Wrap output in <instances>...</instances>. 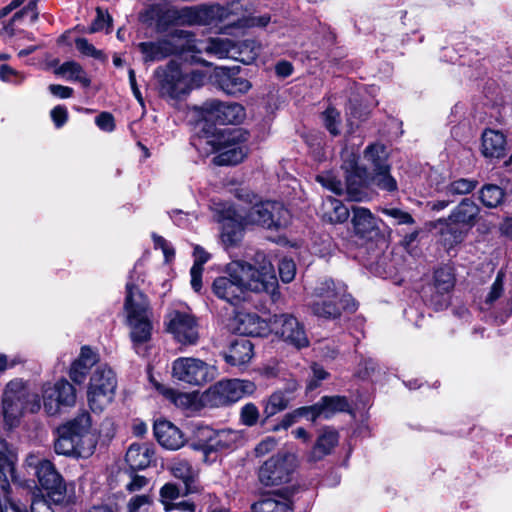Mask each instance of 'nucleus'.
I'll list each match as a JSON object with an SVG mask.
<instances>
[{
    "instance_id": "obj_1",
    "label": "nucleus",
    "mask_w": 512,
    "mask_h": 512,
    "mask_svg": "<svg viewBox=\"0 0 512 512\" xmlns=\"http://www.w3.org/2000/svg\"><path fill=\"white\" fill-rule=\"evenodd\" d=\"M258 267L242 261H232L226 266V275L217 277L212 284L214 295L233 305L244 300L247 291L266 293L275 301L279 298L275 269L263 253H256Z\"/></svg>"
},
{
    "instance_id": "obj_2",
    "label": "nucleus",
    "mask_w": 512,
    "mask_h": 512,
    "mask_svg": "<svg viewBox=\"0 0 512 512\" xmlns=\"http://www.w3.org/2000/svg\"><path fill=\"white\" fill-rule=\"evenodd\" d=\"M91 420L86 413L57 429L58 437L54 443L59 455L87 458L96 448V438L90 432Z\"/></svg>"
},
{
    "instance_id": "obj_3",
    "label": "nucleus",
    "mask_w": 512,
    "mask_h": 512,
    "mask_svg": "<svg viewBox=\"0 0 512 512\" xmlns=\"http://www.w3.org/2000/svg\"><path fill=\"white\" fill-rule=\"evenodd\" d=\"M480 212L481 208L471 198H463L448 217L438 219L435 226H441L440 233L445 246L450 249L463 242L478 223Z\"/></svg>"
},
{
    "instance_id": "obj_4",
    "label": "nucleus",
    "mask_w": 512,
    "mask_h": 512,
    "mask_svg": "<svg viewBox=\"0 0 512 512\" xmlns=\"http://www.w3.org/2000/svg\"><path fill=\"white\" fill-rule=\"evenodd\" d=\"M2 406L4 422L11 429L18 425L24 411L38 412L41 400L38 394L28 391L21 379H14L6 385Z\"/></svg>"
},
{
    "instance_id": "obj_5",
    "label": "nucleus",
    "mask_w": 512,
    "mask_h": 512,
    "mask_svg": "<svg viewBox=\"0 0 512 512\" xmlns=\"http://www.w3.org/2000/svg\"><path fill=\"white\" fill-rule=\"evenodd\" d=\"M30 466H34L40 485L47 491L49 499L62 506L73 504L76 500L74 485H67L49 460H38L30 455L27 459Z\"/></svg>"
},
{
    "instance_id": "obj_6",
    "label": "nucleus",
    "mask_w": 512,
    "mask_h": 512,
    "mask_svg": "<svg viewBox=\"0 0 512 512\" xmlns=\"http://www.w3.org/2000/svg\"><path fill=\"white\" fill-rule=\"evenodd\" d=\"M117 377L106 364L96 366L90 376L87 401L94 413H101L115 398Z\"/></svg>"
},
{
    "instance_id": "obj_7",
    "label": "nucleus",
    "mask_w": 512,
    "mask_h": 512,
    "mask_svg": "<svg viewBox=\"0 0 512 512\" xmlns=\"http://www.w3.org/2000/svg\"><path fill=\"white\" fill-rule=\"evenodd\" d=\"M254 385L250 381L232 379L221 380L209 387L202 395V402L209 407H222L239 401L252 393Z\"/></svg>"
},
{
    "instance_id": "obj_8",
    "label": "nucleus",
    "mask_w": 512,
    "mask_h": 512,
    "mask_svg": "<svg viewBox=\"0 0 512 512\" xmlns=\"http://www.w3.org/2000/svg\"><path fill=\"white\" fill-rule=\"evenodd\" d=\"M297 467L295 454L279 452L266 460L258 470V479L264 486H278L291 481Z\"/></svg>"
},
{
    "instance_id": "obj_9",
    "label": "nucleus",
    "mask_w": 512,
    "mask_h": 512,
    "mask_svg": "<svg viewBox=\"0 0 512 512\" xmlns=\"http://www.w3.org/2000/svg\"><path fill=\"white\" fill-rule=\"evenodd\" d=\"M172 376L191 386H203L216 378L217 368L199 358L179 357L172 363Z\"/></svg>"
},
{
    "instance_id": "obj_10",
    "label": "nucleus",
    "mask_w": 512,
    "mask_h": 512,
    "mask_svg": "<svg viewBox=\"0 0 512 512\" xmlns=\"http://www.w3.org/2000/svg\"><path fill=\"white\" fill-rule=\"evenodd\" d=\"M313 295L316 300L310 304V308L319 318L336 319L341 315V309L346 307L343 305L344 295L337 290L331 279L320 282L314 288Z\"/></svg>"
},
{
    "instance_id": "obj_11",
    "label": "nucleus",
    "mask_w": 512,
    "mask_h": 512,
    "mask_svg": "<svg viewBox=\"0 0 512 512\" xmlns=\"http://www.w3.org/2000/svg\"><path fill=\"white\" fill-rule=\"evenodd\" d=\"M288 211L276 201L260 202L249 208L244 215H237L245 225H258L278 229L288 223Z\"/></svg>"
},
{
    "instance_id": "obj_12",
    "label": "nucleus",
    "mask_w": 512,
    "mask_h": 512,
    "mask_svg": "<svg viewBox=\"0 0 512 512\" xmlns=\"http://www.w3.org/2000/svg\"><path fill=\"white\" fill-rule=\"evenodd\" d=\"M270 332L297 349L309 346L304 325L291 314L284 313L270 317Z\"/></svg>"
},
{
    "instance_id": "obj_13",
    "label": "nucleus",
    "mask_w": 512,
    "mask_h": 512,
    "mask_svg": "<svg viewBox=\"0 0 512 512\" xmlns=\"http://www.w3.org/2000/svg\"><path fill=\"white\" fill-rule=\"evenodd\" d=\"M238 128H217L205 125L202 130L192 138L191 144L203 156H209L219 152L225 141L236 139L239 135Z\"/></svg>"
},
{
    "instance_id": "obj_14",
    "label": "nucleus",
    "mask_w": 512,
    "mask_h": 512,
    "mask_svg": "<svg viewBox=\"0 0 512 512\" xmlns=\"http://www.w3.org/2000/svg\"><path fill=\"white\" fill-rule=\"evenodd\" d=\"M43 407L48 415H55L62 406H73L76 402V390L66 379L56 383H46L42 387Z\"/></svg>"
},
{
    "instance_id": "obj_15",
    "label": "nucleus",
    "mask_w": 512,
    "mask_h": 512,
    "mask_svg": "<svg viewBox=\"0 0 512 512\" xmlns=\"http://www.w3.org/2000/svg\"><path fill=\"white\" fill-rule=\"evenodd\" d=\"M167 330L184 345H194L199 339V325L188 311L173 310L167 315Z\"/></svg>"
},
{
    "instance_id": "obj_16",
    "label": "nucleus",
    "mask_w": 512,
    "mask_h": 512,
    "mask_svg": "<svg viewBox=\"0 0 512 512\" xmlns=\"http://www.w3.org/2000/svg\"><path fill=\"white\" fill-rule=\"evenodd\" d=\"M188 38L190 33L184 30H177L171 38H164L154 42H141L138 48L143 55L145 62L160 61L164 58L180 53L184 47L174 43V38Z\"/></svg>"
},
{
    "instance_id": "obj_17",
    "label": "nucleus",
    "mask_w": 512,
    "mask_h": 512,
    "mask_svg": "<svg viewBox=\"0 0 512 512\" xmlns=\"http://www.w3.org/2000/svg\"><path fill=\"white\" fill-rule=\"evenodd\" d=\"M202 111L210 120L221 125H237L245 118L244 107L235 102L207 101L202 106Z\"/></svg>"
},
{
    "instance_id": "obj_18",
    "label": "nucleus",
    "mask_w": 512,
    "mask_h": 512,
    "mask_svg": "<svg viewBox=\"0 0 512 512\" xmlns=\"http://www.w3.org/2000/svg\"><path fill=\"white\" fill-rule=\"evenodd\" d=\"M155 76L162 94L177 98L187 93V81L176 62L171 61L165 67L157 68Z\"/></svg>"
},
{
    "instance_id": "obj_19",
    "label": "nucleus",
    "mask_w": 512,
    "mask_h": 512,
    "mask_svg": "<svg viewBox=\"0 0 512 512\" xmlns=\"http://www.w3.org/2000/svg\"><path fill=\"white\" fill-rule=\"evenodd\" d=\"M236 139L228 140L221 145L219 154L214 158L217 165H236L240 163L246 156L247 148L245 142L247 141V134L241 129Z\"/></svg>"
},
{
    "instance_id": "obj_20",
    "label": "nucleus",
    "mask_w": 512,
    "mask_h": 512,
    "mask_svg": "<svg viewBox=\"0 0 512 512\" xmlns=\"http://www.w3.org/2000/svg\"><path fill=\"white\" fill-rule=\"evenodd\" d=\"M351 224L353 232L360 238L371 237L379 232V219L373 213L362 206L351 207Z\"/></svg>"
},
{
    "instance_id": "obj_21",
    "label": "nucleus",
    "mask_w": 512,
    "mask_h": 512,
    "mask_svg": "<svg viewBox=\"0 0 512 512\" xmlns=\"http://www.w3.org/2000/svg\"><path fill=\"white\" fill-rule=\"evenodd\" d=\"M222 5H200L188 7L184 16L188 18V25H216L225 21V12Z\"/></svg>"
},
{
    "instance_id": "obj_22",
    "label": "nucleus",
    "mask_w": 512,
    "mask_h": 512,
    "mask_svg": "<svg viewBox=\"0 0 512 512\" xmlns=\"http://www.w3.org/2000/svg\"><path fill=\"white\" fill-rule=\"evenodd\" d=\"M154 435L158 443L169 450H178L186 442L182 431L168 420H157L154 423Z\"/></svg>"
},
{
    "instance_id": "obj_23",
    "label": "nucleus",
    "mask_w": 512,
    "mask_h": 512,
    "mask_svg": "<svg viewBox=\"0 0 512 512\" xmlns=\"http://www.w3.org/2000/svg\"><path fill=\"white\" fill-rule=\"evenodd\" d=\"M308 408L311 414V421L314 422L321 416L329 419L336 413L348 411L349 402L345 396H323L317 403L308 406Z\"/></svg>"
},
{
    "instance_id": "obj_24",
    "label": "nucleus",
    "mask_w": 512,
    "mask_h": 512,
    "mask_svg": "<svg viewBox=\"0 0 512 512\" xmlns=\"http://www.w3.org/2000/svg\"><path fill=\"white\" fill-rule=\"evenodd\" d=\"M98 362V355L89 347L81 348L80 355L75 359L69 369L70 379L78 385L83 384L93 366Z\"/></svg>"
},
{
    "instance_id": "obj_25",
    "label": "nucleus",
    "mask_w": 512,
    "mask_h": 512,
    "mask_svg": "<svg viewBox=\"0 0 512 512\" xmlns=\"http://www.w3.org/2000/svg\"><path fill=\"white\" fill-rule=\"evenodd\" d=\"M338 442V432L330 426L324 427L320 430L316 442L308 456L309 461L317 462L322 460L325 456L331 454Z\"/></svg>"
},
{
    "instance_id": "obj_26",
    "label": "nucleus",
    "mask_w": 512,
    "mask_h": 512,
    "mask_svg": "<svg viewBox=\"0 0 512 512\" xmlns=\"http://www.w3.org/2000/svg\"><path fill=\"white\" fill-rule=\"evenodd\" d=\"M349 168L352 173L347 176V181L344 186L347 199L354 202H362L369 199V193L366 190L365 180L359 174L357 166V157L352 155V160L349 163Z\"/></svg>"
},
{
    "instance_id": "obj_27",
    "label": "nucleus",
    "mask_w": 512,
    "mask_h": 512,
    "mask_svg": "<svg viewBox=\"0 0 512 512\" xmlns=\"http://www.w3.org/2000/svg\"><path fill=\"white\" fill-rule=\"evenodd\" d=\"M481 140V152L484 157L500 159L506 155V137L502 132L485 129Z\"/></svg>"
},
{
    "instance_id": "obj_28",
    "label": "nucleus",
    "mask_w": 512,
    "mask_h": 512,
    "mask_svg": "<svg viewBox=\"0 0 512 512\" xmlns=\"http://www.w3.org/2000/svg\"><path fill=\"white\" fill-rule=\"evenodd\" d=\"M194 440L190 444L194 450H199L204 453V460L207 459L208 455L215 450L219 444L221 437L224 432L216 433L209 426L196 424L194 426Z\"/></svg>"
},
{
    "instance_id": "obj_29",
    "label": "nucleus",
    "mask_w": 512,
    "mask_h": 512,
    "mask_svg": "<svg viewBox=\"0 0 512 512\" xmlns=\"http://www.w3.org/2000/svg\"><path fill=\"white\" fill-rule=\"evenodd\" d=\"M235 42L228 38H210L207 42H199L198 45L189 46L190 50L197 53L205 52L218 58H231L235 56Z\"/></svg>"
},
{
    "instance_id": "obj_30",
    "label": "nucleus",
    "mask_w": 512,
    "mask_h": 512,
    "mask_svg": "<svg viewBox=\"0 0 512 512\" xmlns=\"http://www.w3.org/2000/svg\"><path fill=\"white\" fill-rule=\"evenodd\" d=\"M170 473L185 485V494L198 491V471L185 459H175L169 465Z\"/></svg>"
},
{
    "instance_id": "obj_31",
    "label": "nucleus",
    "mask_w": 512,
    "mask_h": 512,
    "mask_svg": "<svg viewBox=\"0 0 512 512\" xmlns=\"http://www.w3.org/2000/svg\"><path fill=\"white\" fill-rule=\"evenodd\" d=\"M237 322V331L242 335L262 337L270 331V320L267 322L255 313H241Z\"/></svg>"
},
{
    "instance_id": "obj_32",
    "label": "nucleus",
    "mask_w": 512,
    "mask_h": 512,
    "mask_svg": "<svg viewBox=\"0 0 512 512\" xmlns=\"http://www.w3.org/2000/svg\"><path fill=\"white\" fill-rule=\"evenodd\" d=\"M125 309L128 319L149 316V303L146 296L131 282L126 284Z\"/></svg>"
},
{
    "instance_id": "obj_33",
    "label": "nucleus",
    "mask_w": 512,
    "mask_h": 512,
    "mask_svg": "<svg viewBox=\"0 0 512 512\" xmlns=\"http://www.w3.org/2000/svg\"><path fill=\"white\" fill-rule=\"evenodd\" d=\"M351 209L347 208L340 200L326 197L320 208V216L323 221L330 224H341L348 220Z\"/></svg>"
},
{
    "instance_id": "obj_34",
    "label": "nucleus",
    "mask_w": 512,
    "mask_h": 512,
    "mask_svg": "<svg viewBox=\"0 0 512 512\" xmlns=\"http://www.w3.org/2000/svg\"><path fill=\"white\" fill-rule=\"evenodd\" d=\"M253 357V344L249 339L238 338L234 340L224 358L232 366H243L250 362Z\"/></svg>"
},
{
    "instance_id": "obj_35",
    "label": "nucleus",
    "mask_w": 512,
    "mask_h": 512,
    "mask_svg": "<svg viewBox=\"0 0 512 512\" xmlns=\"http://www.w3.org/2000/svg\"><path fill=\"white\" fill-rule=\"evenodd\" d=\"M188 11V7H184L181 9L177 8H168L163 11L161 14L159 10L151 6L144 14H142V19L147 21L149 19H154V14L157 16V26L162 27L169 24H182L188 25V18L184 16L185 12Z\"/></svg>"
},
{
    "instance_id": "obj_36",
    "label": "nucleus",
    "mask_w": 512,
    "mask_h": 512,
    "mask_svg": "<svg viewBox=\"0 0 512 512\" xmlns=\"http://www.w3.org/2000/svg\"><path fill=\"white\" fill-rule=\"evenodd\" d=\"M154 450L147 444L133 443L126 452V462L132 470H143L152 462Z\"/></svg>"
},
{
    "instance_id": "obj_37",
    "label": "nucleus",
    "mask_w": 512,
    "mask_h": 512,
    "mask_svg": "<svg viewBox=\"0 0 512 512\" xmlns=\"http://www.w3.org/2000/svg\"><path fill=\"white\" fill-rule=\"evenodd\" d=\"M131 328V339L136 353L140 354V345L148 342L151 338L152 324L149 316L131 317L128 319Z\"/></svg>"
},
{
    "instance_id": "obj_38",
    "label": "nucleus",
    "mask_w": 512,
    "mask_h": 512,
    "mask_svg": "<svg viewBox=\"0 0 512 512\" xmlns=\"http://www.w3.org/2000/svg\"><path fill=\"white\" fill-rule=\"evenodd\" d=\"M296 385L288 387L285 391L278 390L272 393L263 403V414L265 419H269L272 416L284 411L291 401V398L287 395L293 393L296 390Z\"/></svg>"
},
{
    "instance_id": "obj_39",
    "label": "nucleus",
    "mask_w": 512,
    "mask_h": 512,
    "mask_svg": "<svg viewBox=\"0 0 512 512\" xmlns=\"http://www.w3.org/2000/svg\"><path fill=\"white\" fill-rule=\"evenodd\" d=\"M240 220L234 219L228 211V215L223 217L221 238L223 243L227 246L237 245L243 237V229L246 226L241 218Z\"/></svg>"
},
{
    "instance_id": "obj_40",
    "label": "nucleus",
    "mask_w": 512,
    "mask_h": 512,
    "mask_svg": "<svg viewBox=\"0 0 512 512\" xmlns=\"http://www.w3.org/2000/svg\"><path fill=\"white\" fill-rule=\"evenodd\" d=\"M225 12V21L232 26L244 27V21L248 20L247 13L250 11V0H234L226 6H222Z\"/></svg>"
},
{
    "instance_id": "obj_41",
    "label": "nucleus",
    "mask_w": 512,
    "mask_h": 512,
    "mask_svg": "<svg viewBox=\"0 0 512 512\" xmlns=\"http://www.w3.org/2000/svg\"><path fill=\"white\" fill-rule=\"evenodd\" d=\"M235 56L233 59L244 64H250L256 60L261 51V45L253 39L235 42Z\"/></svg>"
},
{
    "instance_id": "obj_42",
    "label": "nucleus",
    "mask_w": 512,
    "mask_h": 512,
    "mask_svg": "<svg viewBox=\"0 0 512 512\" xmlns=\"http://www.w3.org/2000/svg\"><path fill=\"white\" fill-rule=\"evenodd\" d=\"M156 389L165 399L170 401L176 407L185 409L194 404L195 396L192 393L180 392L159 383L156 384Z\"/></svg>"
},
{
    "instance_id": "obj_43",
    "label": "nucleus",
    "mask_w": 512,
    "mask_h": 512,
    "mask_svg": "<svg viewBox=\"0 0 512 512\" xmlns=\"http://www.w3.org/2000/svg\"><path fill=\"white\" fill-rule=\"evenodd\" d=\"M220 85L222 90L231 96L244 94L251 88V83L245 77L234 73L223 77Z\"/></svg>"
},
{
    "instance_id": "obj_44",
    "label": "nucleus",
    "mask_w": 512,
    "mask_h": 512,
    "mask_svg": "<svg viewBox=\"0 0 512 512\" xmlns=\"http://www.w3.org/2000/svg\"><path fill=\"white\" fill-rule=\"evenodd\" d=\"M57 73L66 77L67 80L77 81L83 87H89L91 80L83 67L75 61L64 62L57 70Z\"/></svg>"
},
{
    "instance_id": "obj_45",
    "label": "nucleus",
    "mask_w": 512,
    "mask_h": 512,
    "mask_svg": "<svg viewBox=\"0 0 512 512\" xmlns=\"http://www.w3.org/2000/svg\"><path fill=\"white\" fill-rule=\"evenodd\" d=\"M503 189L495 184H486L479 191V200L487 208H496L504 200Z\"/></svg>"
},
{
    "instance_id": "obj_46",
    "label": "nucleus",
    "mask_w": 512,
    "mask_h": 512,
    "mask_svg": "<svg viewBox=\"0 0 512 512\" xmlns=\"http://www.w3.org/2000/svg\"><path fill=\"white\" fill-rule=\"evenodd\" d=\"M455 285V276L452 268L445 266L434 272V287L441 295L448 294Z\"/></svg>"
},
{
    "instance_id": "obj_47",
    "label": "nucleus",
    "mask_w": 512,
    "mask_h": 512,
    "mask_svg": "<svg viewBox=\"0 0 512 512\" xmlns=\"http://www.w3.org/2000/svg\"><path fill=\"white\" fill-rule=\"evenodd\" d=\"M364 158L371 163L373 171L383 169L389 164L387 163V152L382 144H371L364 151Z\"/></svg>"
},
{
    "instance_id": "obj_48",
    "label": "nucleus",
    "mask_w": 512,
    "mask_h": 512,
    "mask_svg": "<svg viewBox=\"0 0 512 512\" xmlns=\"http://www.w3.org/2000/svg\"><path fill=\"white\" fill-rule=\"evenodd\" d=\"M371 183L387 192H394L398 189L397 181L390 174L389 165L383 169L375 170L371 177Z\"/></svg>"
},
{
    "instance_id": "obj_49",
    "label": "nucleus",
    "mask_w": 512,
    "mask_h": 512,
    "mask_svg": "<svg viewBox=\"0 0 512 512\" xmlns=\"http://www.w3.org/2000/svg\"><path fill=\"white\" fill-rule=\"evenodd\" d=\"M478 186V181L473 179L459 178L448 183L445 187L446 195L462 196L471 193Z\"/></svg>"
},
{
    "instance_id": "obj_50",
    "label": "nucleus",
    "mask_w": 512,
    "mask_h": 512,
    "mask_svg": "<svg viewBox=\"0 0 512 512\" xmlns=\"http://www.w3.org/2000/svg\"><path fill=\"white\" fill-rule=\"evenodd\" d=\"M253 512H292L290 504L273 498L263 499L252 506Z\"/></svg>"
},
{
    "instance_id": "obj_51",
    "label": "nucleus",
    "mask_w": 512,
    "mask_h": 512,
    "mask_svg": "<svg viewBox=\"0 0 512 512\" xmlns=\"http://www.w3.org/2000/svg\"><path fill=\"white\" fill-rule=\"evenodd\" d=\"M160 502L164 506L166 512L174 510V503L180 497V489L174 483H166L159 492Z\"/></svg>"
},
{
    "instance_id": "obj_52",
    "label": "nucleus",
    "mask_w": 512,
    "mask_h": 512,
    "mask_svg": "<svg viewBox=\"0 0 512 512\" xmlns=\"http://www.w3.org/2000/svg\"><path fill=\"white\" fill-rule=\"evenodd\" d=\"M305 417L311 420V414L308 406L300 407L294 411L285 414L281 421L273 427V431L277 432L280 430H286L295 424L299 418Z\"/></svg>"
},
{
    "instance_id": "obj_53",
    "label": "nucleus",
    "mask_w": 512,
    "mask_h": 512,
    "mask_svg": "<svg viewBox=\"0 0 512 512\" xmlns=\"http://www.w3.org/2000/svg\"><path fill=\"white\" fill-rule=\"evenodd\" d=\"M153 499L148 494L135 495L131 497L126 506V512H148Z\"/></svg>"
},
{
    "instance_id": "obj_54",
    "label": "nucleus",
    "mask_w": 512,
    "mask_h": 512,
    "mask_svg": "<svg viewBox=\"0 0 512 512\" xmlns=\"http://www.w3.org/2000/svg\"><path fill=\"white\" fill-rule=\"evenodd\" d=\"M111 26L112 17L109 15L107 11H104L102 8L98 7L96 9V18L93 21L91 27L89 28V32L95 33L105 30L107 33H109L111 30Z\"/></svg>"
},
{
    "instance_id": "obj_55",
    "label": "nucleus",
    "mask_w": 512,
    "mask_h": 512,
    "mask_svg": "<svg viewBox=\"0 0 512 512\" xmlns=\"http://www.w3.org/2000/svg\"><path fill=\"white\" fill-rule=\"evenodd\" d=\"M324 125L326 129L333 135L337 136L340 133L339 124H340V113L332 107H328L322 113Z\"/></svg>"
},
{
    "instance_id": "obj_56",
    "label": "nucleus",
    "mask_w": 512,
    "mask_h": 512,
    "mask_svg": "<svg viewBox=\"0 0 512 512\" xmlns=\"http://www.w3.org/2000/svg\"><path fill=\"white\" fill-rule=\"evenodd\" d=\"M259 410L253 403L245 404L240 410V421L243 425L252 427L256 425L259 420Z\"/></svg>"
},
{
    "instance_id": "obj_57",
    "label": "nucleus",
    "mask_w": 512,
    "mask_h": 512,
    "mask_svg": "<svg viewBox=\"0 0 512 512\" xmlns=\"http://www.w3.org/2000/svg\"><path fill=\"white\" fill-rule=\"evenodd\" d=\"M317 181L326 189L337 195L344 192V184L331 173H325L317 176Z\"/></svg>"
},
{
    "instance_id": "obj_58",
    "label": "nucleus",
    "mask_w": 512,
    "mask_h": 512,
    "mask_svg": "<svg viewBox=\"0 0 512 512\" xmlns=\"http://www.w3.org/2000/svg\"><path fill=\"white\" fill-rule=\"evenodd\" d=\"M382 213L394 219L397 225H412L415 223L411 214L399 208H384Z\"/></svg>"
},
{
    "instance_id": "obj_59",
    "label": "nucleus",
    "mask_w": 512,
    "mask_h": 512,
    "mask_svg": "<svg viewBox=\"0 0 512 512\" xmlns=\"http://www.w3.org/2000/svg\"><path fill=\"white\" fill-rule=\"evenodd\" d=\"M279 275L284 283H290L296 274V265L293 260L284 258L279 262Z\"/></svg>"
},
{
    "instance_id": "obj_60",
    "label": "nucleus",
    "mask_w": 512,
    "mask_h": 512,
    "mask_svg": "<svg viewBox=\"0 0 512 512\" xmlns=\"http://www.w3.org/2000/svg\"><path fill=\"white\" fill-rule=\"evenodd\" d=\"M503 285H504V273L499 271L495 281L493 282L490 292L488 293L485 302L487 304H492L495 302L503 293Z\"/></svg>"
},
{
    "instance_id": "obj_61",
    "label": "nucleus",
    "mask_w": 512,
    "mask_h": 512,
    "mask_svg": "<svg viewBox=\"0 0 512 512\" xmlns=\"http://www.w3.org/2000/svg\"><path fill=\"white\" fill-rule=\"evenodd\" d=\"M76 48L84 55L93 57L95 59H101L103 53L101 50H97L87 39L77 38L75 40Z\"/></svg>"
},
{
    "instance_id": "obj_62",
    "label": "nucleus",
    "mask_w": 512,
    "mask_h": 512,
    "mask_svg": "<svg viewBox=\"0 0 512 512\" xmlns=\"http://www.w3.org/2000/svg\"><path fill=\"white\" fill-rule=\"evenodd\" d=\"M311 369L312 377L307 384V390L309 391L316 389L320 385V382L327 379L329 376V373L316 363L312 365Z\"/></svg>"
},
{
    "instance_id": "obj_63",
    "label": "nucleus",
    "mask_w": 512,
    "mask_h": 512,
    "mask_svg": "<svg viewBox=\"0 0 512 512\" xmlns=\"http://www.w3.org/2000/svg\"><path fill=\"white\" fill-rule=\"evenodd\" d=\"M152 239H153L155 249L162 250L166 261H170L172 258H174L175 251L166 239H164L162 236H159L155 233L152 234Z\"/></svg>"
},
{
    "instance_id": "obj_64",
    "label": "nucleus",
    "mask_w": 512,
    "mask_h": 512,
    "mask_svg": "<svg viewBox=\"0 0 512 512\" xmlns=\"http://www.w3.org/2000/svg\"><path fill=\"white\" fill-rule=\"evenodd\" d=\"M96 125L103 131L112 132L115 129L114 117L108 112L100 113L95 119Z\"/></svg>"
}]
</instances>
